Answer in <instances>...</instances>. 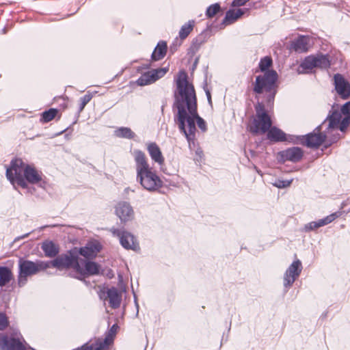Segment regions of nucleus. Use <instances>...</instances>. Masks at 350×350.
Listing matches in <instances>:
<instances>
[{
	"label": "nucleus",
	"instance_id": "obj_1",
	"mask_svg": "<svg viewBox=\"0 0 350 350\" xmlns=\"http://www.w3.org/2000/svg\"><path fill=\"white\" fill-rule=\"evenodd\" d=\"M176 88L174 91L173 107L177 109L178 128L192 149L196 144V120L202 131L207 130L204 120L198 113V103L196 90L192 83L188 81V75L185 70H180L174 79Z\"/></svg>",
	"mask_w": 350,
	"mask_h": 350
},
{
	"label": "nucleus",
	"instance_id": "obj_2",
	"mask_svg": "<svg viewBox=\"0 0 350 350\" xmlns=\"http://www.w3.org/2000/svg\"><path fill=\"white\" fill-rule=\"evenodd\" d=\"M272 64L273 60L270 56L261 58L258 68L264 74L256 76L255 81L252 83V91L256 94V98L258 95L265 94L266 105L269 107H273L278 92V73L273 69L269 70Z\"/></svg>",
	"mask_w": 350,
	"mask_h": 350
},
{
	"label": "nucleus",
	"instance_id": "obj_3",
	"mask_svg": "<svg viewBox=\"0 0 350 350\" xmlns=\"http://www.w3.org/2000/svg\"><path fill=\"white\" fill-rule=\"evenodd\" d=\"M133 155L136 166L137 181L144 189L149 191H154L161 188L163 181L156 172L150 167L145 153L140 150H135Z\"/></svg>",
	"mask_w": 350,
	"mask_h": 350
},
{
	"label": "nucleus",
	"instance_id": "obj_4",
	"mask_svg": "<svg viewBox=\"0 0 350 350\" xmlns=\"http://www.w3.org/2000/svg\"><path fill=\"white\" fill-rule=\"evenodd\" d=\"M59 271L71 270L70 275L80 281L85 282V278L90 275H98L100 265L92 260H83L77 261L76 256H70L66 262H57Z\"/></svg>",
	"mask_w": 350,
	"mask_h": 350
},
{
	"label": "nucleus",
	"instance_id": "obj_5",
	"mask_svg": "<svg viewBox=\"0 0 350 350\" xmlns=\"http://www.w3.org/2000/svg\"><path fill=\"white\" fill-rule=\"evenodd\" d=\"M56 262H59L58 256L53 260L49 261L40 260L31 261L23 257L19 258L18 262V285L20 287L24 286L27 283L29 277L36 275L49 268L53 267L59 270V265H58Z\"/></svg>",
	"mask_w": 350,
	"mask_h": 350
},
{
	"label": "nucleus",
	"instance_id": "obj_6",
	"mask_svg": "<svg viewBox=\"0 0 350 350\" xmlns=\"http://www.w3.org/2000/svg\"><path fill=\"white\" fill-rule=\"evenodd\" d=\"M255 115L248 126V131L253 135L264 134L272 126V120L265 109L262 101H258L254 105Z\"/></svg>",
	"mask_w": 350,
	"mask_h": 350
},
{
	"label": "nucleus",
	"instance_id": "obj_7",
	"mask_svg": "<svg viewBox=\"0 0 350 350\" xmlns=\"http://www.w3.org/2000/svg\"><path fill=\"white\" fill-rule=\"evenodd\" d=\"M102 249L101 244L97 241H88L85 246L81 247H74L66 251V252L58 255L59 262H66L70 256H76L77 261H80L79 255L83 256L86 260H93ZM57 263L58 262H56Z\"/></svg>",
	"mask_w": 350,
	"mask_h": 350
},
{
	"label": "nucleus",
	"instance_id": "obj_8",
	"mask_svg": "<svg viewBox=\"0 0 350 350\" xmlns=\"http://www.w3.org/2000/svg\"><path fill=\"white\" fill-rule=\"evenodd\" d=\"M328 122L327 130L340 129L344 132L350 124V101L342 105L340 111L334 109L329 111L325 122Z\"/></svg>",
	"mask_w": 350,
	"mask_h": 350
},
{
	"label": "nucleus",
	"instance_id": "obj_9",
	"mask_svg": "<svg viewBox=\"0 0 350 350\" xmlns=\"http://www.w3.org/2000/svg\"><path fill=\"white\" fill-rule=\"evenodd\" d=\"M26 165L21 158L14 157L11 160L6 168L5 176L12 185L16 184L23 189L27 188L28 185L24 178Z\"/></svg>",
	"mask_w": 350,
	"mask_h": 350
},
{
	"label": "nucleus",
	"instance_id": "obj_10",
	"mask_svg": "<svg viewBox=\"0 0 350 350\" xmlns=\"http://www.w3.org/2000/svg\"><path fill=\"white\" fill-rule=\"evenodd\" d=\"M331 66V61L328 54L317 53L306 56L297 68L299 74L309 73L314 68L328 69Z\"/></svg>",
	"mask_w": 350,
	"mask_h": 350
},
{
	"label": "nucleus",
	"instance_id": "obj_11",
	"mask_svg": "<svg viewBox=\"0 0 350 350\" xmlns=\"http://www.w3.org/2000/svg\"><path fill=\"white\" fill-rule=\"evenodd\" d=\"M325 120L321 125L318 126L313 132L310 133L306 135L296 136L295 140L293 141V144H299L306 146L308 148H318L327 138V135L333 129L327 130L326 128L324 133H321L323 125L325 124Z\"/></svg>",
	"mask_w": 350,
	"mask_h": 350
},
{
	"label": "nucleus",
	"instance_id": "obj_12",
	"mask_svg": "<svg viewBox=\"0 0 350 350\" xmlns=\"http://www.w3.org/2000/svg\"><path fill=\"white\" fill-rule=\"evenodd\" d=\"M25 340L20 332L3 334L0 338L1 350H23Z\"/></svg>",
	"mask_w": 350,
	"mask_h": 350
},
{
	"label": "nucleus",
	"instance_id": "obj_13",
	"mask_svg": "<svg viewBox=\"0 0 350 350\" xmlns=\"http://www.w3.org/2000/svg\"><path fill=\"white\" fill-rule=\"evenodd\" d=\"M109 231L113 237H118L120 245L126 250L137 251L139 249L137 239L131 232L122 229L111 228Z\"/></svg>",
	"mask_w": 350,
	"mask_h": 350
},
{
	"label": "nucleus",
	"instance_id": "obj_14",
	"mask_svg": "<svg viewBox=\"0 0 350 350\" xmlns=\"http://www.w3.org/2000/svg\"><path fill=\"white\" fill-rule=\"evenodd\" d=\"M302 269L301 262L299 259L294 260L287 268L283 278V285L286 291L292 286L295 281L299 278Z\"/></svg>",
	"mask_w": 350,
	"mask_h": 350
},
{
	"label": "nucleus",
	"instance_id": "obj_15",
	"mask_svg": "<svg viewBox=\"0 0 350 350\" xmlns=\"http://www.w3.org/2000/svg\"><path fill=\"white\" fill-rule=\"evenodd\" d=\"M304 157L303 150L297 146L288 148L278 153V159L280 163L290 161L292 163L299 162Z\"/></svg>",
	"mask_w": 350,
	"mask_h": 350
},
{
	"label": "nucleus",
	"instance_id": "obj_16",
	"mask_svg": "<svg viewBox=\"0 0 350 350\" xmlns=\"http://www.w3.org/2000/svg\"><path fill=\"white\" fill-rule=\"evenodd\" d=\"M168 71V68H161L143 73L137 80V85L144 86L151 84L163 77Z\"/></svg>",
	"mask_w": 350,
	"mask_h": 350
},
{
	"label": "nucleus",
	"instance_id": "obj_17",
	"mask_svg": "<svg viewBox=\"0 0 350 350\" xmlns=\"http://www.w3.org/2000/svg\"><path fill=\"white\" fill-rule=\"evenodd\" d=\"M334 86L336 92L344 100L350 98V83L339 73L334 76Z\"/></svg>",
	"mask_w": 350,
	"mask_h": 350
},
{
	"label": "nucleus",
	"instance_id": "obj_18",
	"mask_svg": "<svg viewBox=\"0 0 350 350\" xmlns=\"http://www.w3.org/2000/svg\"><path fill=\"white\" fill-rule=\"evenodd\" d=\"M116 215L120 218L122 223H126L134 218L133 207L129 202H120L115 206Z\"/></svg>",
	"mask_w": 350,
	"mask_h": 350
},
{
	"label": "nucleus",
	"instance_id": "obj_19",
	"mask_svg": "<svg viewBox=\"0 0 350 350\" xmlns=\"http://www.w3.org/2000/svg\"><path fill=\"white\" fill-rule=\"evenodd\" d=\"M107 295V297L109 299V306L113 309L118 308L120 306L122 301V293L116 287L112 286L107 288L106 291H101L99 293L100 299L103 296Z\"/></svg>",
	"mask_w": 350,
	"mask_h": 350
},
{
	"label": "nucleus",
	"instance_id": "obj_20",
	"mask_svg": "<svg viewBox=\"0 0 350 350\" xmlns=\"http://www.w3.org/2000/svg\"><path fill=\"white\" fill-rule=\"evenodd\" d=\"M267 133V138L271 142H279L288 141L293 142V140H295L296 136L290 135L287 137L284 131L275 126H271Z\"/></svg>",
	"mask_w": 350,
	"mask_h": 350
},
{
	"label": "nucleus",
	"instance_id": "obj_21",
	"mask_svg": "<svg viewBox=\"0 0 350 350\" xmlns=\"http://www.w3.org/2000/svg\"><path fill=\"white\" fill-rule=\"evenodd\" d=\"M24 178L27 183L38 184L42 180V172H38L34 167L27 164Z\"/></svg>",
	"mask_w": 350,
	"mask_h": 350
},
{
	"label": "nucleus",
	"instance_id": "obj_22",
	"mask_svg": "<svg viewBox=\"0 0 350 350\" xmlns=\"http://www.w3.org/2000/svg\"><path fill=\"white\" fill-rule=\"evenodd\" d=\"M309 38L306 36H299L291 43V49L302 53L308 51Z\"/></svg>",
	"mask_w": 350,
	"mask_h": 350
},
{
	"label": "nucleus",
	"instance_id": "obj_23",
	"mask_svg": "<svg viewBox=\"0 0 350 350\" xmlns=\"http://www.w3.org/2000/svg\"><path fill=\"white\" fill-rule=\"evenodd\" d=\"M147 150L152 160L159 165L164 163V157L160 148L155 142H150L147 145Z\"/></svg>",
	"mask_w": 350,
	"mask_h": 350
},
{
	"label": "nucleus",
	"instance_id": "obj_24",
	"mask_svg": "<svg viewBox=\"0 0 350 350\" xmlns=\"http://www.w3.org/2000/svg\"><path fill=\"white\" fill-rule=\"evenodd\" d=\"M336 213L331 214L323 219H319L316 221H311L305 226L306 231H310L316 230L321 226L329 224L336 218Z\"/></svg>",
	"mask_w": 350,
	"mask_h": 350
},
{
	"label": "nucleus",
	"instance_id": "obj_25",
	"mask_svg": "<svg viewBox=\"0 0 350 350\" xmlns=\"http://www.w3.org/2000/svg\"><path fill=\"white\" fill-rule=\"evenodd\" d=\"M167 51V42L163 40H160L156 47L154 48L152 55L151 59L152 61H159L162 59L166 55Z\"/></svg>",
	"mask_w": 350,
	"mask_h": 350
},
{
	"label": "nucleus",
	"instance_id": "obj_26",
	"mask_svg": "<svg viewBox=\"0 0 350 350\" xmlns=\"http://www.w3.org/2000/svg\"><path fill=\"white\" fill-rule=\"evenodd\" d=\"M245 11L242 9L229 10L226 12L224 18L221 24L228 25L234 23L239 17H241Z\"/></svg>",
	"mask_w": 350,
	"mask_h": 350
},
{
	"label": "nucleus",
	"instance_id": "obj_27",
	"mask_svg": "<svg viewBox=\"0 0 350 350\" xmlns=\"http://www.w3.org/2000/svg\"><path fill=\"white\" fill-rule=\"evenodd\" d=\"M41 248L45 256L49 258L55 257L59 250V246L51 241H44L42 243Z\"/></svg>",
	"mask_w": 350,
	"mask_h": 350
},
{
	"label": "nucleus",
	"instance_id": "obj_28",
	"mask_svg": "<svg viewBox=\"0 0 350 350\" xmlns=\"http://www.w3.org/2000/svg\"><path fill=\"white\" fill-rule=\"evenodd\" d=\"M207 41V34L202 32L193 39L191 46L189 49V53L195 54L200 46Z\"/></svg>",
	"mask_w": 350,
	"mask_h": 350
},
{
	"label": "nucleus",
	"instance_id": "obj_29",
	"mask_svg": "<svg viewBox=\"0 0 350 350\" xmlns=\"http://www.w3.org/2000/svg\"><path fill=\"white\" fill-rule=\"evenodd\" d=\"M13 279V273L8 267H0V286H4Z\"/></svg>",
	"mask_w": 350,
	"mask_h": 350
},
{
	"label": "nucleus",
	"instance_id": "obj_30",
	"mask_svg": "<svg viewBox=\"0 0 350 350\" xmlns=\"http://www.w3.org/2000/svg\"><path fill=\"white\" fill-rule=\"evenodd\" d=\"M195 24L196 21L194 20H189L180 27L178 33L180 40H183L188 37L190 33L193 31Z\"/></svg>",
	"mask_w": 350,
	"mask_h": 350
},
{
	"label": "nucleus",
	"instance_id": "obj_31",
	"mask_svg": "<svg viewBox=\"0 0 350 350\" xmlns=\"http://www.w3.org/2000/svg\"><path fill=\"white\" fill-rule=\"evenodd\" d=\"M115 135L118 137L133 139L135 137V133L129 127H120L115 131Z\"/></svg>",
	"mask_w": 350,
	"mask_h": 350
},
{
	"label": "nucleus",
	"instance_id": "obj_32",
	"mask_svg": "<svg viewBox=\"0 0 350 350\" xmlns=\"http://www.w3.org/2000/svg\"><path fill=\"white\" fill-rule=\"evenodd\" d=\"M58 109L55 108H51L48 110L43 111L40 115V121L42 123H47L53 120L57 115Z\"/></svg>",
	"mask_w": 350,
	"mask_h": 350
},
{
	"label": "nucleus",
	"instance_id": "obj_33",
	"mask_svg": "<svg viewBox=\"0 0 350 350\" xmlns=\"http://www.w3.org/2000/svg\"><path fill=\"white\" fill-rule=\"evenodd\" d=\"M112 338L106 337L104 340L98 338L94 343V350H108V345L111 343Z\"/></svg>",
	"mask_w": 350,
	"mask_h": 350
},
{
	"label": "nucleus",
	"instance_id": "obj_34",
	"mask_svg": "<svg viewBox=\"0 0 350 350\" xmlns=\"http://www.w3.org/2000/svg\"><path fill=\"white\" fill-rule=\"evenodd\" d=\"M93 95L91 92H88L83 96L80 98L79 100V113L81 112L85 108V105L92 100Z\"/></svg>",
	"mask_w": 350,
	"mask_h": 350
},
{
	"label": "nucleus",
	"instance_id": "obj_35",
	"mask_svg": "<svg viewBox=\"0 0 350 350\" xmlns=\"http://www.w3.org/2000/svg\"><path fill=\"white\" fill-rule=\"evenodd\" d=\"M220 5L217 3L211 5L206 11V16L208 18L213 17L217 12L220 11Z\"/></svg>",
	"mask_w": 350,
	"mask_h": 350
},
{
	"label": "nucleus",
	"instance_id": "obj_36",
	"mask_svg": "<svg viewBox=\"0 0 350 350\" xmlns=\"http://www.w3.org/2000/svg\"><path fill=\"white\" fill-rule=\"evenodd\" d=\"M10 325V321L5 313L0 312V331L5 330Z\"/></svg>",
	"mask_w": 350,
	"mask_h": 350
},
{
	"label": "nucleus",
	"instance_id": "obj_37",
	"mask_svg": "<svg viewBox=\"0 0 350 350\" xmlns=\"http://www.w3.org/2000/svg\"><path fill=\"white\" fill-rule=\"evenodd\" d=\"M183 40L180 38H176L170 46L169 51L171 55L177 51L178 49L181 46Z\"/></svg>",
	"mask_w": 350,
	"mask_h": 350
},
{
	"label": "nucleus",
	"instance_id": "obj_38",
	"mask_svg": "<svg viewBox=\"0 0 350 350\" xmlns=\"http://www.w3.org/2000/svg\"><path fill=\"white\" fill-rule=\"evenodd\" d=\"M55 100L59 104V107L60 109L64 110L68 107V99L65 98L64 96H58L55 98Z\"/></svg>",
	"mask_w": 350,
	"mask_h": 350
},
{
	"label": "nucleus",
	"instance_id": "obj_39",
	"mask_svg": "<svg viewBox=\"0 0 350 350\" xmlns=\"http://www.w3.org/2000/svg\"><path fill=\"white\" fill-rule=\"evenodd\" d=\"M292 180H277L273 184L278 188H285L291 185Z\"/></svg>",
	"mask_w": 350,
	"mask_h": 350
},
{
	"label": "nucleus",
	"instance_id": "obj_40",
	"mask_svg": "<svg viewBox=\"0 0 350 350\" xmlns=\"http://www.w3.org/2000/svg\"><path fill=\"white\" fill-rule=\"evenodd\" d=\"M119 328V326L118 325V324L115 323L113 324L109 331V335L107 336L109 338V337L112 338L113 336H114L118 331Z\"/></svg>",
	"mask_w": 350,
	"mask_h": 350
},
{
	"label": "nucleus",
	"instance_id": "obj_41",
	"mask_svg": "<svg viewBox=\"0 0 350 350\" xmlns=\"http://www.w3.org/2000/svg\"><path fill=\"white\" fill-rule=\"evenodd\" d=\"M250 0H233L232 2V5L233 7H239L244 5L247 2Z\"/></svg>",
	"mask_w": 350,
	"mask_h": 350
},
{
	"label": "nucleus",
	"instance_id": "obj_42",
	"mask_svg": "<svg viewBox=\"0 0 350 350\" xmlns=\"http://www.w3.org/2000/svg\"><path fill=\"white\" fill-rule=\"evenodd\" d=\"M94 343L90 344L89 342H86L80 348H77V350H94Z\"/></svg>",
	"mask_w": 350,
	"mask_h": 350
},
{
	"label": "nucleus",
	"instance_id": "obj_43",
	"mask_svg": "<svg viewBox=\"0 0 350 350\" xmlns=\"http://www.w3.org/2000/svg\"><path fill=\"white\" fill-rule=\"evenodd\" d=\"M339 137H340L339 134H337L336 135H334L333 139L332 140H330V142L327 144H326L325 146L327 148V147L331 146L332 144L336 142L339 139Z\"/></svg>",
	"mask_w": 350,
	"mask_h": 350
},
{
	"label": "nucleus",
	"instance_id": "obj_44",
	"mask_svg": "<svg viewBox=\"0 0 350 350\" xmlns=\"http://www.w3.org/2000/svg\"><path fill=\"white\" fill-rule=\"evenodd\" d=\"M206 94L207 97L208 102L210 105H212V99H211V95L210 92L207 90H206Z\"/></svg>",
	"mask_w": 350,
	"mask_h": 350
},
{
	"label": "nucleus",
	"instance_id": "obj_45",
	"mask_svg": "<svg viewBox=\"0 0 350 350\" xmlns=\"http://www.w3.org/2000/svg\"><path fill=\"white\" fill-rule=\"evenodd\" d=\"M202 151L201 150H198L196 151V153H197V154H200V153H202Z\"/></svg>",
	"mask_w": 350,
	"mask_h": 350
},
{
	"label": "nucleus",
	"instance_id": "obj_46",
	"mask_svg": "<svg viewBox=\"0 0 350 350\" xmlns=\"http://www.w3.org/2000/svg\"><path fill=\"white\" fill-rule=\"evenodd\" d=\"M29 234H26L25 235H24L23 237H27L28 236Z\"/></svg>",
	"mask_w": 350,
	"mask_h": 350
},
{
	"label": "nucleus",
	"instance_id": "obj_47",
	"mask_svg": "<svg viewBox=\"0 0 350 350\" xmlns=\"http://www.w3.org/2000/svg\"><path fill=\"white\" fill-rule=\"evenodd\" d=\"M67 129H64V131H62V132H61V133H63V132H64V131H66V130H67Z\"/></svg>",
	"mask_w": 350,
	"mask_h": 350
},
{
	"label": "nucleus",
	"instance_id": "obj_48",
	"mask_svg": "<svg viewBox=\"0 0 350 350\" xmlns=\"http://www.w3.org/2000/svg\"><path fill=\"white\" fill-rule=\"evenodd\" d=\"M23 350H26V348L25 347V349Z\"/></svg>",
	"mask_w": 350,
	"mask_h": 350
}]
</instances>
